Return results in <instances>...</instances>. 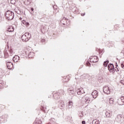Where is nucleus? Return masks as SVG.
Returning a JSON list of instances; mask_svg holds the SVG:
<instances>
[{"label": "nucleus", "mask_w": 124, "mask_h": 124, "mask_svg": "<svg viewBox=\"0 0 124 124\" xmlns=\"http://www.w3.org/2000/svg\"><path fill=\"white\" fill-rule=\"evenodd\" d=\"M115 100L113 98H110L109 100V103L110 105H113L114 104V102Z\"/></svg>", "instance_id": "obj_15"}, {"label": "nucleus", "mask_w": 124, "mask_h": 124, "mask_svg": "<svg viewBox=\"0 0 124 124\" xmlns=\"http://www.w3.org/2000/svg\"><path fill=\"white\" fill-rule=\"evenodd\" d=\"M9 52L10 53V56H13L14 55L15 53L13 52V50L12 49H10L9 50Z\"/></svg>", "instance_id": "obj_19"}, {"label": "nucleus", "mask_w": 124, "mask_h": 124, "mask_svg": "<svg viewBox=\"0 0 124 124\" xmlns=\"http://www.w3.org/2000/svg\"><path fill=\"white\" fill-rule=\"evenodd\" d=\"M120 121H122V119H120V120H119V122H120Z\"/></svg>", "instance_id": "obj_32"}, {"label": "nucleus", "mask_w": 124, "mask_h": 124, "mask_svg": "<svg viewBox=\"0 0 124 124\" xmlns=\"http://www.w3.org/2000/svg\"><path fill=\"white\" fill-rule=\"evenodd\" d=\"M81 16H85V14H82Z\"/></svg>", "instance_id": "obj_30"}, {"label": "nucleus", "mask_w": 124, "mask_h": 124, "mask_svg": "<svg viewBox=\"0 0 124 124\" xmlns=\"http://www.w3.org/2000/svg\"><path fill=\"white\" fill-rule=\"evenodd\" d=\"M87 66H91V63L89 62H87L86 63Z\"/></svg>", "instance_id": "obj_22"}, {"label": "nucleus", "mask_w": 124, "mask_h": 124, "mask_svg": "<svg viewBox=\"0 0 124 124\" xmlns=\"http://www.w3.org/2000/svg\"><path fill=\"white\" fill-rule=\"evenodd\" d=\"M103 92L106 94H109L110 92V88H109V87L105 86L103 87Z\"/></svg>", "instance_id": "obj_5"}, {"label": "nucleus", "mask_w": 124, "mask_h": 124, "mask_svg": "<svg viewBox=\"0 0 124 124\" xmlns=\"http://www.w3.org/2000/svg\"><path fill=\"white\" fill-rule=\"evenodd\" d=\"M70 105H72V102L69 101V102H68V106H70Z\"/></svg>", "instance_id": "obj_25"}, {"label": "nucleus", "mask_w": 124, "mask_h": 124, "mask_svg": "<svg viewBox=\"0 0 124 124\" xmlns=\"http://www.w3.org/2000/svg\"><path fill=\"white\" fill-rule=\"evenodd\" d=\"M97 95H98V93H97V91H94L92 93V96H93V98H96V97H97Z\"/></svg>", "instance_id": "obj_12"}, {"label": "nucleus", "mask_w": 124, "mask_h": 124, "mask_svg": "<svg viewBox=\"0 0 124 124\" xmlns=\"http://www.w3.org/2000/svg\"><path fill=\"white\" fill-rule=\"evenodd\" d=\"M5 17L8 20H12L14 18V15L11 11H8L6 13Z\"/></svg>", "instance_id": "obj_2"}, {"label": "nucleus", "mask_w": 124, "mask_h": 124, "mask_svg": "<svg viewBox=\"0 0 124 124\" xmlns=\"http://www.w3.org/2000/svg\"><path fill=\"white\" fill-rule=\"evenodd\" d=\"M31 11H32V12H33V8H31Z\"/></svg>", "instance_id": "obj_29"}, {"label": "nucleus", "mask_w": 124, "mask_h": 124, "mask_svg": "<svg viewBox=\"0 0 124 124\" xmlns=\"http://www.w3.org/2000/svg\"><path fill=\"white\" fill-rule=\"evenodd\" d=\"M116 103L118 105H124V96H121L120 98L117 99Z\"/></svg>", "instance_id": "obj_3"}, {"label": "nucleus", "mask_w": 124, "mask_h": 124, "mask_svg": "<svg viewBox=\"0 0 124 124\" xmlns=\"http://www.w3.org/2000/svg\"><path fill=\"white\" fill-rule=\"evenodd\" d=\"M41 32L43 33H45V32H46V29H45V28H43L42 29H41Z\"/></svg>", "instance_id": "obj_20"}, {"label": "nucleus", "mask_w": 124, "mask_h": 124, "mask_svg": "<svg viewBox=\"0 0 124 124\" xmlns=\"http://www.w3.org/2000/svg\"><path fill=\"white\" fill-rule=\"evenodd\" d=\"M7 67L8 69H12L13 68V63L11 62H7Z\"/></svg>", "instance_id": "obj_9"}, {"label": "nucleus", "mask_w": 124, "mask_h": 124, "mask_svg": "<svg viewBox=\"0 0 124 124\" xmlns=\"http://www.w3.org/2000/svg\"><path fill=\"white\" fill-rule=\"evenodd\" d=\"M108 62H104V66H105V67H106V66H107V65H108Z\"/></svg>", "instance_id": "obj_21"}, {"label": "nucleus", "mask_w": 124, "mask_h": 124, "mask_svg": "<svg viewBox=\"0 0 124 124\" xmlns=\"http://www.w3.org/2000/svg\"><path fill=\"white\" fill-rule=\"evenodd\" d=\"M82 124H86V122L85 121H82Z\"/></svg>", "instance_id": "obj_28"}, {"label": "nucleus", "mask_w": 124, "mask_h": 124, "mask_svg": "<svg viewBox=\"0 0 124 124\" xmlns=\"http://www.w3.org/2000/svg\"><path fill=\"white\" fill-rule=\"evenodd\" d=\"M108 69L109 72L114 73V65L113 64H109L108 65Z\"/></svg>", "instance_id": "obj_6"}, {"label": "nucleus", "mask_w": 124, "mask_h": 124, "mask_svg": "<svg viewBox=\"0 0 124 124\" xmlns=\"http://www.w3.org/2000/svg\"><path fill=\"white\" fill-rule=\"evenodd\" d=\"M31 38V34L29 32H26L21 36V39L23 42H27Z\"/></svg>", "instance_id": "obj_1"}, {"label": "nucleus", "mask_w": 124, "mask_h": 124, "mask_svg": "<svg viewBox=\"0 0 124 124\" xmlns=\"http://www.w3.org/2000/svg\"><path fill=\"white\" fill-rule=\"evenodd\" d=\"M8 31H10V32L14 31V28H13V26H10L8 29Z\"/></svg>", "instance_id": "obj_17"}, {"label": "nucleus", "mask_w": 124, "mask_h": 124, "mask_svg": "<svg viewBox=\"0 0 124 124\" xmlns=\"http://www.w3.org/2000/svg\"><path fill=\"white\" fill-rule=\"evenodd\" d=\"M120 83H121V84H122V85H124V80H121V81H120Z\"/></svg>", "instance_id": "obj_26"}, {"label": "nucleus", "mask_w": 124, "mask_h": 124, "mask_svg": "<svg viewBox=\"0 0 124 124\" xmlns=\"http://www.w3.org/2000/svg\"><path fill=\"white\" fill-rule=\"evenodd\" d=\"M93 124H99V121L97 120V119H95L93 121Z\"/></svg>", "instance_id": "obj_18"}, {"label": "nucleus", "mask_w": 124, "mask_h": 124, "mask_svg": "<svg viewBox=\"0 0 124 124\" xmlns=\"http://www.w3.org/2000/svg\"><path fill=\"white\" fill-rule=\"evenodd\" d=\"M77 92V93L78 95H81L82 93H85V92L84 91V89L83 88H80L78 89Z\"/></svg>", "instance_id": "obj_10"}, {"label": "nucleus", "mask_w": 124, "mask_h": 124, "mask_svg": "<svg viewBox=\"0 0 124 124\" xmlns=\"http://www.w3.org/2000/svg\"><path fill=\"white\" fill-rule=\"evenodd\" d=\"M89 61L91 62H98V58L97 56H91L90 58Z\"/></svg>", "instance_id": "obj_4"}, {"label": "nucleus", "mask_w": 124, "mask_h": 124, "mask_svg": "<svg viewBox=\"0 0 124 124\" xmlns=\"http://www.w3.org/2000/svg\"><path fill=\"white\" fill-rule=\"evenodd\" d=\"M15 2H16L15 0H11V3H12V4H15Z\"/></svg>", "instance_id": "obj_23"}, {"label": "nucleus", "mask_w": 124, "mask_h": 124, "mask_svg": "<svg viewBox=\"0 0 124 124\" xmlns=\"http://www.w3.org/2000/svg\"><path fill=\"white\" fill-rule=\"evenodd\" d=\"M22 23L23 25H25L26 27H29V26H30V23L26 21L25 20L22 21Z\"/></svg>", "instance_id": "obj_13"}, {"label": "nucleus", "mask_w": 124, "mask_h": 124, "mask_svg": "<svg viewBox=\"0 0 124 124\" xmlns=\"http://www.w3.org/2000/svg\"><path fill=\"white\" fill-rule=\"evenodd\" d=\"M31 2V0H25L24 1V3L26 4V5H30Z\"/></svg>", "instance_id": "obj_14"}, {"label": "nucleus", "mask_w": 124, "mask_h": 124, "mask_svg": "<svg viewBox=\"0 0 124 124\" xmlns=\"http://www.w3.org/2000/svg\"><path fill=\"white\" fill-rule=\"evenodd\" d=\"M121 67H122V68H124V62H123L121 64Z\"/></svg>", "instance_id": "obj_27"}, {"label": "nucleus", "mask_w": 124, "mask_h": 124, "mask_svg": "<svg viewBox=\"0 0 124 124\" xmlns=\"http://www.w3.org/2000/svg\"><path fill=\"white\" fill-rule=\"evenodd\" d=\"M69 92H73V93H74V90H73V88H69Z\"/></svg>", "instance_id": "obj_24"}, {"label": "nucleus", "mask_w": 124, "mask_h": 124, "mask_svg": "<svg viewBox=\"0 0 124 124\" xmlns=\"http://www.w3.org/2000/svg\"><path fill=\"white\" fill-rule=\"evenodd\" d=\"M19 20H22V17H20Z\"/></svg>", "instance_id": "obj_31"}, {"label": "nucleus", "mask_w": 124, "mask_h": 124, "mask_svg": "<svg viewBox=\"0 0 124 124\" xmlns=\"http://www.w3.org/2000/svg\"><path fill=\"white\" fill-rule=\"evenodd\" d=\"M93 101V98L90 96H86L85 97V103L87 104L91 103Z\"/></svg>", "instance_id": "obj_7"}, {"label": "nucleus", "mask_w": 124, "mask_h": 124, "mask_svg": "<svg viewBox=\"0 0 124 124\" xmlns=\"http://www.w3.org/2000/svg\"><path fill=\"white\" fill-rule=\"evenodd\" d=\"M33 57H34V53L33 52H30L29 54H28V57L30 59H31L32 58H33Z\"/></svg>", "instance_id": "obj_16"}, {"label": "nucleus", "mask_w": 124, "mask_h": 124, "mask_svg": "<svg viewBox=\"0 0 124 124\" xmlns=\"http://www.w3.org/2000/svg\"><path fill=\"white\" fill-rule=\"evenodd\" d=\"M20 60V57L18 55H16L13 58V61H14V62H18L19 60Z\"/></svg>", "instance_id": "obj_11"}, {"label": "nucleus", "mask_w": 124, "mask_h": 124, "mask_svg": "<svg viewBox=\"0 0 124 124\" xmlns=\"http://www.w3.org/2000/svg\"><path fill=\"white\" fill-rule=\"evenodd\" d=\"M106 116L107 118H111L112 116H114L112 111L108 110L106 112Z\"/></svg>", "instance_id": "obj_8"}]
</instances>
